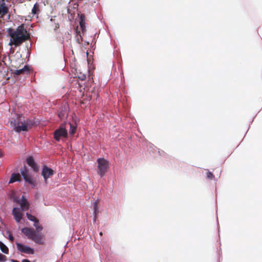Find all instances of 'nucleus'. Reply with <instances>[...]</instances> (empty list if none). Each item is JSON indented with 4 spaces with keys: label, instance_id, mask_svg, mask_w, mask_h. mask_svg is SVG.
<instances>
[{
    "label": "nucleus",
    "instance_id": "nucleus-37",
    "mask_svg": "<svg viewBox=\"0 0 262 262\" xmlns=\"http://www.w3.org/2000/svg\"><path fill=\"white\" fill-rule=\"evenodd\" d=\"M10 261H11V262H19L18 260H15V259H11L10 260Z\"/></svg>",
    "mask_w": 262,
    "mask_h": 262
},
{
    "label": "nucleus",
    "instance_id": "nucleus-16",
    "mask_svg": "<svg viewBox=\"0 0 262 262\" xmlns=\"http://www.w3.org/2000/svg\"><path fill=\"white\" fill-rule=\"evenodd\" d=\"M25 121L27 124V125L28 126V129L31 128L34 126H36L40 124V120L35 118L27 119Z\"/></svg>",
    "mask_w": 262,
    "mask_h": 262
},
{
    "label": "nucleus",
    "instance_id": "nucleus-18",
    "mask_svg": "<svg viewBox=\"0 0 262 262\" xmlns=\"http://www.w3.org/2000/svg\"><path fill=\"white\" fill-rule=\"evenodd\" d=\"M9 12V7L6 5L5 0L0 1V14L3 15H6Z\"/></svg>",
    "mask_w": 262,
    "mask_h": 262
},
{
    "label": "nucleus",
    "instance_id": "nucleus-3",
    "mask_svg": "<svg viewBox=\"0 0 262 262\" xmlns=\"http://www.w3.org/2000/svg\"><path fill=\"white\" fill-rule=\"evenodd\" d=\"M53 138L57 142H60L62 139L68 138V132L66 122L61 123L59 127L53 133Z\"/></svg>",
    "mask_w": 262,
    "mask_h": 262
},
{
    "label": "nucleus",
    "instance_id": "nucleus-26",
    "mask_svg": "<svg viewBox=\"0 0 262 262\" xmlns=\"http://www.w3.org/2000/svg\"><path fill=\"white\" fill-rule=\"evenodd\" d=\"M33 226L35 228L36 232H39L43 229L42 226L39 224V220L38 221V222H35V223L33 224Z\"/></svg>",
    "mask_w": 262,
    "mask_h": 262
},
{
    "label": "nucleus",
    "instance_id": "nucleus-2",
    "mask_svg": "<svg viewBox=\"0 0 262 262\" xmlns=\"http://www.w3.org/2000/svg\"><path fill=\"white\" fill-rule=\"evenodd\" d=\"M16 115V118H11L10 119L9 122L10 127H12L16 133L28 131L29 129L25 121H20L18 120L19 115L17 114Z\"/></svg>",
    "mask_w": 262,
    "mask_h": 262
},
{
    "label": "nucleus",
    "instance_id": "nucleus-15",
    "mask_svg": "<svg viewBox=\"0 0 262 262\" xmlns=\"http://www.w3.org/2000/svg\"><path fill=\"white\" fill-rule=\"evenodd\" d=\"M30 70V67L28 64H26L24 68L16 70L14 73V76H17L21 74H29Z\"/></svg>",
    "mask_w": 262,
    "mask_h": 262
},
{
    "label": "nucleus",
    "instance_id": "nucleus-10",
    "mask_svg": "<svg viewBox=\"0 0 262 262\" xmlns=\"http://www.w3.org/2000/svg\"><path fill=\"white\" fill-rule=\"evenodd\" d=\"M69 106L67 104L62 105L57 112V116L60 120H63L68 116Z\"/></svg>",
    "mask_w": 262,
    "mask_h": 262
},
{
    "label": "nucleus",
    "instance_id": "nucleus-1",
    "mask_svg": "<svg viewBox=\"0 0 262 262\" xmlns=\"http://www.w3.org/2000/svg\"><path fill=\"white\" fill-rule=\"evenodd\" d=\"M20 173L26 184L30 185L33 189L37 188V183L36 179L26 168V166L24 165L20 168Z\"/></svg>",
    "mask_w": 262,
    "mask_h": 262
},
{
    "label": "nucleus",
    "instance_id": "nucleus-40",
    "mask_svg": "<svg viewBox=\"0 0 262 262\" xmlns=\"http://www.w3.org/2000/svg\"><path fill=\"white\" fill-rule=\"evenodd\" d=\"M99 234H100V236H102L103 235V233L102 232H100L99 233Z\"/></svg>",
    "mask_w": 262,
    "mask_h": 262
},
{
    "label": "nucleus",
    "instance_id": "nucleus-29",
    "mask_svg": "<svg viewBox=\"0 0 262 262\" xmlns=\"http://www.w3.org/2000/svg\"><path fill=\"white\" fill-rule=\"evenodd\" d=\"M85 16L84 14H81L79 16V23H85Z\"/></svg>",
    "mask_w": 262,
    "mask_h": 262
},
{
    "label": "nucleus",
    "instance_id": "nucleus-24",
    "mask_svg": "<svg viewBox=\"0 0 262 262\" xmlns=\"http://www.w3.org/2000/svg\"><path fill=\"white\" fill-rule=\"evenodd\" d=\"M26 216L27 219L31 221L34 222L35 223V222H38V220L34 215H32L31 214L29 213V212L26 213Z\"/></svg>",
    "mask_w": 262,
    "mask_h": 262
},
{
    "label": "nucleus",
    "instance_id": "nucleus-23",
    "mask_svg": "<svg viewBox=\"0 0 262 262\" xmlns=\"http://www.w3.org/2000/svg\"><path fill=\"white\" fill-rule=\"evenodd\" d=\"M99 213V206L98 201L96 200L93 203V214H98Z\"/></svg>",
    "mask_w": 262,
    "mask_h": 262
},
{
    "label": "nucleus",
    "instance_id": "nucleus-39",
    "mask_svg": "<svg viewBox=\"0 0 262 262\" xmlns=\"http://www.w3.org/2000/svg\"><path fill=\"white\" fill-rule=\"evenodd\" d=\"M2 156H3L2 153L1 151L0 150V158L2 157Z\"/></svg>",
    "mask_w": 262,
    "mask_h": 262
},
{
    "label": "nucleus",
    "instance_id": "nucleus-36",
    "mask_svg": "<svg viewBox=\"0 0 262 262\" xmlns=\"http://www.w3.org/2000/svg\"><path fill=\"white\" fill-rule=\"evenodd\" d=\"M27 54H28V56L29 57V56H30V55L31 53H30V52L29 51V49H28V47H27Z\"/></svg>",
    "mask_w": 262,
    "mask_h": 262
},
{
    "label": "nucleus",
    "instance_id": "nucleus-28",
    "mask_svg": "<svg viewBox=\"0 0 262 262\" xmlns=\"http://www.w3.org/2000/svg\"><path fill=\"white\" fill-rule=\"evenodd\" d=\"M80 27L82 33L84 34L85 31V23H79Z\"/></svg>",
    "mask_w": 262,
    "mask_h": 262
},
{
    "label": "nucleus",
    "instance_id": "nucleus-35",
    "mask_svg": "<svg viewBox=\"0 0 262 262\" xmlns=\"http://www.w3.org/2000/svg\"><path fill=\"white\" fill-rule=\"evenodd\" d=\"M21 262H31V261L28 259H24L22 260Z\"/></svg>",
    "mask_w": 262,
    "mask_h": 262
},
{
    "label": "nucleus",
    "instance_id": "nucleus-25",
    "mask_svg": "<svg viewBox=\"0 0 262 262\" xmlns=\"http://www.w3.org/2000/svg\"><path fill=\"white\" fill-rule=\"evenodd\" d=\"M82 40H83V38L82 37V36L81 35L80 31L77 30L76 31V42L80 44L81 41H82Z\"/></svg>",
    "mask_w": 262,
    "mask_h": 262
},
{
    "label": "nucleus",
    "instance_id": "nucleus-8",
    "mask_svg": "<svg viewBox=\"0 0 262 262\" xmlns=\"http://www.w3.org/2000/svg\"><path fill=\"white\" fill-rule=\"evenodd\" d=\"M16 245L17 250L22 253L28 254H33L34 253V249L29 246L17 242L16 243Z\"/></svg>",
    "mask_w": 262,
    "mask_h": 262
},
{
    "label": "nucleus",
    "instance_id": "nucleus-7",
    "mask_svg": "<svg viewBox=\"0 0 262 262\" xmlns=\"http://www.w3.org/2000/svg\"><path fill=\"white\" fill-rule=\"evenodd\" d=\"M54 173V171L46 165H43L41 169V176L43 178L44 182L47 183L48 179Z\"/></svg>",
    "mask_w": 262,
    "mask_h": 262
},
{
    "label": "nucleus",
    "instance_id": "nucleus-21",
    "mask_svg": "<svg viewBox=\"0 0 262 262\" xmlns=\"http://www.w3.org/2000/svg\"><path fill=\"white\" fill-rule=\"evenodd\" d=\"M39 11V5L37 2H36L33 7L32 9L31 13L33 15H36L38 14V12Z\"/></svg>",
    "mask_w": 262,
    "mask_h": 262
},
{
    "label": "nucleus",
    "instance_id": "nucleus-13",
    "mask_svg": "<svg viewBox=\"0 0 262 262\" xmlns=\"http://www.w3.org/2000/svg\"><path fill=\"white\" fill-rule=\"evenodd\" d=\"M19 207H14L12 210V215L17 223H19L22 219L23 214Z\"/></svg>",
    "mask_w": 262,
    "mask_h": 262
},
{
    "label": "nucleus",
    "instance_id": "nucleus-27",
    "mask_svg": "<svg viewBox=\"0 0 262 262\" xmlns=\"http://www.w3.org/2000/svg\"><path fill=\"white\" fill-rule=\"evenodd\" d=\"M206 177L208 179H214V176L213 173L210 171H208L206 173Z\"/></svg>",
    "mask_w": 262,
    "mask_h": 262
},
{
    "label": "nucleus",
    "instance_id": "nucleus-30",
    "mask_svg": "<svg viewBox=\"0 0 262 262\" xmlns=\"http://www.w3.org/2000/svg\"><path fill=\"white\" fill-rule=\"evenodd\" d=\"M6 233H9V235L8 236V238L9 239V240L11 242H13L14 241V237L12 235L10 231L9 230H8L6 231Z\"/></svg>",
    "mask_w": 262,
    "mask_h": 262
},
{
    "label": "nucleus",
    "instance_id": "nucleus-33",
    "mask_svg": "<svg viewBox=\"0 0 262 262\" xmlns=\"http://www.w3.org/2000/svg\"><path fill=\"white\" fill-rule=\"evenodd\" d=\"M14 201L20 204V201H21V199H19L17 197H15V198H14Z\"/></svg>",
    "mask_w": 262,
    "mask_h": 262
},
{
    "label": "nucleus",
    "instance_id": "nucleus-31",
    "mask_svg": "<svg viewBox=\"0 0 262 262\" xmlns=\"http://www.w3.org/2000/svg\"><path fill=\"white\" fill-rule=\"evenodd\" d=\"M6 260V256L0 253V262H5Z\"/></svg>",
    "mask_w": 262,
    "mask_h": 262
},
{
    "label": "nucleus",
    "instance_id": "nucleus-32",
    "mask_svg": "<svg viewBox=\"0 0 262 262\" xmlns=\"http://www.w3.org/2000/svg\"><path fill=\"white\" fill-rule=\"evenodd\" d=\"M86 78V74H82L81 76H78V78L81 80H84Z\"/></svg>",
    "mask_w": 262,
    "mask_h": 262
},
{
    "label": "nucleus",
    "instance_id": "nucleus-22",
    "mask_svg": "<svg viewBox=\"0 0 262 262\" xmlns=\"http://www.w3.org/2000/svg\"><path fill=\"white\" fill-rule=\"evenodd\" d=\"M69 124H70V128L69 129L68 135L69 134L71 136H73L76 132L77 126L73 124L72 123H71L70 122H69Z\"/></svg>",
    "mask_w": 262,
    "mask_h": 262
},
{
    "label": "nucleus",
    "instance_id": "nucleus-17",
    "mask_svg": "<svg viewBox=\"0 0 262 262\" xmlns=\"http://www.w3.org/2000/svg\"><path fill=\"white\" fill-rule=\"evenodd\" d=\"M20 209L23 211H26L27 210L30 206V204L28 202L27 199L25 198V196L24 195H21V201H20Z\"/></svg>",
    "mask_w": 262,
    "mask_h": 262
},
{
    "label": "nucleus",
    "instance_id": "nucleus-9",
    "mask_svg": "<svg viewBox=\"0 0 262 262\" xmlns=\"http://www.w3.org/2000/svg\"><path fill=\"white\" fill-rule=\"evenodd\" d=\"M7 33L9 34V35L11 37L10 41L9 43V45L11 46L12 45H14V46L15 47H17V46H19L20 45H18V40H15V38L17 36L16 33L15 32V30H14V29L9 28L7 29Z\"/></svg>",
    "mask_w": 262,
    "mask_h": 262
},
{
    "label": "nucleus",
    "instance_id": "nucleus-38",
    "mask_svg": "<svg viewBox=\"0 0 262 262\" xmlns=\"http://www.w3.org/2000/svg\"><path fill=\"white\" fill-rule=\"evenodd\" d=\"M58 27H59V25H58V24H57L56 25V26H55V29H56V28H58Z\"/></svg>",
    "mask_w": 262,
    "mask_h": 262
},
{
    "label": "nucleus",
    "instance_id": "nucleus-4",
    "mask_svg": "<svg viewBox=\"0 0 262 262\" xmlns=\"http://www.w3.org/2000/svg\"><path fill=\"white\" fill-rule=\"evenodd\" d=\"M97 174L101 177H103L110 168L109 162L104 158H99L97 160Z\"/></svg>",
    "mask_w": 262,
    "mask_h": 262
},
{
    "label": "nucleus",
    "instance_id": "nucleus-19",
    "mask_svg": "<svg viewBox=\"0 0 262 262\" xmlns=\"http://www.w3.org/2000/svg\"><path fill=\"white\" fill-rule=\"evenodd\" d=\"M32 241L38 244H42L43 243V242L42 241V236L38 232H36V234L34 235Z\"/></svg>",
    "mask_w": 262,
    "mask_h": 262
},
{
    "label": "nucleus",
    "instance_id": "nucleus-12",
    "mask_svg": "<svg viewBox=\"0 0 262 262\" xmlns=\"http://www.w3.org/2000/svg\"><path fill=\"white\" fill-rule=\"evenodd\" d=\"M21 232L27 237L28 239L32 240L36 231L32 228L24 227L21 228Z\"/></svg>",
    "mask_w": 262,
    "mask_h": 262
},
{
    "label": "nucleus",
    "instance_id": "nucleus-5",
    "mask_svg": "<svg viewBox=\"0 0 262 262\" xmlns=\"http://www.w3.org/2000/svg\"><path fill=\"white\" fill-rule=\"evenodd\" d=\"M16 36L15 40H18V45H21L24 41L28 39L30 36L25 27V24H22L19 26L16 29Z\"/></svg>",
    "mask_w": 262,
    "mask_h": 262
},
{
    "label": "nucleus",
    "instance_id": "nucleus-6",
    "mask_svg": "<svg viewBox=\"0 0 262 262\" xmlns=\"http://www.w3.org/2000/svg\"><path fill=\"white\" fill-rule=\"evenodd\" d=\"M146 147L150 155L155 156L166 157L167 154L150 142H147Z\"/></svg>",
    "mask_w": 262,
    "mask_h": 262
},
{
    "label": "nucleus",
    "instance_id": "nucleus-20",
    "mask_svg": "<svg viewBox=\"0 0 262 262\" xmlns=\"http://www.w3.org/2000/svg\"><path fill=\"white\" fill-rule=\"evenodd\" d=\"M0 250L4 254H8L9 253V249L8 247L2 241H0Z\"/></svg>",
    "mask_w": 262,
    "mask_h": 262
},
{
    "label": "nucleus",
    "instance_id": "nucleus-34",
    "mask_svg": "<svg viewBox=\"0 0 262 262\" xmlns=\"http://www.w3.org/2000/svg\"><path fill=\"white\" fill-rule=\"evenodd\" d=\"M97 215H98V214H96L95 215V214H93V222H96V220L97 217Z\"/></svg>",
    "mask_w": 262,
    "mask_h": 262
},
{
    "label": "nucleus",
    "instance_id": "nucleus-11",
    "mask_svg": "<svg viewBox=\"0 0 262 262\" xmlns=\"http://www.w3.org/2000/svg\"><path fill=\"white\" fill-rule=\"evenodd\" d=\"M26 162L34 172H36L38 171L39 166L33 156H28L26 159Z\"/></svg>",
    "mask_w": 262,
    "mask_h": 262
},
{
    "label": "nucleus",
    "instance_id": "nucleus-14",
    "mask_svg": "<svg viewBox=\"0 0 262 262\" xmlns=\"http://www.w3.org/2000/svg\"><path fill=\"white\" fill-rule=\"evenodd\" d=\"M21 178L20 173L18 172L12 173L9 180V184H12L15 182L20 183L23 181Z\"/></svg>",
    "mask_w": 262,
    "mask_h": 262
}]
</instances>
